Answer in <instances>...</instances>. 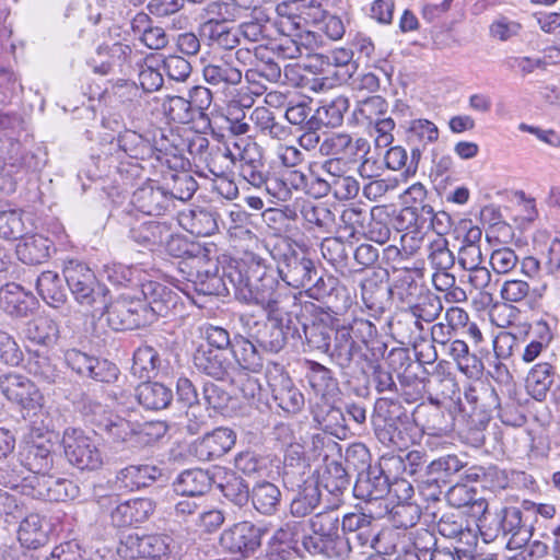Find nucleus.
<instances>
[{
  "label": "nucleus",
  "mask_w": 560,
  "mask_h": 560,
  "mask_svg": "<svg viewBox=\"0 0 560 560\" xmlns=\"http://www.w3.org/2000/svg\"><path fill=\"white\" fill-rule=\"evenodd\" d=\"M270 255L277 261L279 276L292 288L307 287L317 275L313 260L303 252L295 249L288 238L277 240Z\"/></svg>",
  "instance_id": "obj_5"
},
{
  "label": "nucleus",
  "mask_w": 560,
  "mask_h": 560,
  "mask_svg": "<svg viewBox=\"0 0 560 560\" xmlns=\"http://www.w3.org/2000/svg\"><path fill=\"white\" fill-rule=\"evenodd\" d=\"M26 295L23 288L15 283H10L0 289V303L4 305L5 310L16 316H24L27 313L28 306L22 296Z\"/></svg>",
  "instance_id": "obj_63"
},
{
  "label": "nucleus",
  "mask_w": 560,
  "mask_h": 560,
  "mask_svg": "<svg viewBox=\"0 0 560 560\" xmlns=\"http://www.w3.org/2000/svg\"><path fill=\"white\" fill-rule=\"evenodd\" d=\"M306 293L310 298L326 303L329 308L335 310L334 312L346 310L351 303L346 287L340 283L338 278L331 275L319 276L307 288Z\"/></svg>",
  "instance_id": "obj_21"
},
{
  "label": "nucleus",
  "mask_w": 560,
  "mask_h": 560,
  "mask_svg": "<svg viewBox=\"0 0 560 560\" xmlns=\"http://www.w3.org/2000/svg\"><path fill=\"white\" fill-rule=\"evenodd\" d=\"M236 161L240 162L238 167L256 165L265 162L264 150L255 141L249 139H240L233 142Z\"/></svg>",
  "instance_id": "obj_62"
},
{
  "label": "nucleus",
  "mask_w": 560,
  "mask_h": 560,
  "mask_svg": "<svg viewBox=\"0 0 560 560\" xmlns=\"http://www.w3.org/2000/svg\"><path fill=\"white\" fill-rule=\"evenodd\" d=\"M360 510L346 514L341 521V539L348 542V558L358 547L369 546L377 549L380 533L374 521L387 515L388 506L373 509L371 505H364Z\"/></svg>",
  "instance_id": "obj_6"
},
{
  "label": "nucleus",
  "mask_w": 560,
  "mask_h": 560,
  "mask_svg": "<svg viewBox=\"0 0 560 560\" xmlns=\"http://www.w3.org/2000/svg\"><path fill=\"white\" fill-rule=\"evenodd\" d=\"M374 433L376 439L385 446L400 450L408 446V440L392 418L380 419V416H377L374 420Z\"/></svg>",
  "instance_id": "obj_53"
},
{
  "label": "nucleus",
  "mask_w": 560,
  "mask_h": 560,
  "mask_svg": "<svg viewBox=\"0 0 560 560\" xmlns=\"http://www.w3.org/2000/svg\"><path fill=\"white\" fill-rule=\"evenodd\" d=\"M249 119L260 133L272 139L281 141L290 136V129L278 122L273 113L266 106L254 108Z\"/></svg>",
  "instance_id": "obj_42"
},
{
  "label": "nucleus",
  "mask_w": 560,
  "mask_h": 560,
  "mask_svg": "<svg viewBox=\"0 0 560 560\" xmlns=\"http://www.w3.org/2000/svg\"><path fill=\"white\" fill-rule=\"evenodd\" d=\"M429 560H477V549L465 546L439 545L430 551Z\"/></svg>",
  "instance_id": "obj_64"
},
{
  "label": "nucleus",
  "mask_w": 560,
  "mask_h": 560,
  "mask_svg": "<svg viewBox=\"0 0 560 560\" xmlns=\"http://www.w3.org/2000/svg\"><path fill=\"white\" fill-rule=\"evenodd\" d=\"M117 145L128 156L144 160L151 156V141L133 130H125L117 137Z\"/></svg>",
  "instance_id": "obj_46"
},
{
  "label": "nucleus",
  "mask_w": 560,
  "mask_h": 560,
  "mask_svg": "<svg viewBox=\"0 0 560 560\" xmlns=\"http://www.w3.org/2000/svg\"><path fill=\"white\" fill-rule=\"evenodd\" d=\"M411 313L421 324L431 323L439 317L443 306L439 296L432 293L419 294L418 300L415 304L408 306Z\"/></svg>",
  "instance_id": "obj_57"
},
{
  "label": "nucleus",
  "mask_w": 560,
  "mask_h": 560,
  "mask_svg": "<svg viewBox=\"0 0 560 560\" xmlns=\"http://www.w3.org/2000/svg\"><path fill=\"white\" fill-rule=\"evenodd\" d=\"M152 61L153 57H140L136 60L139 83L144 92L158 91L164 82L161 72L153 67Z\"/></svg>",
  "instance_id": "obj_60"
},
{
  "label": "nucleus",
  "mask_w": 560,
  "mask_h": 560,
  "mask_svg": "<svg viewBox=\"0 0 560 560\" xmlns=\"http://www.w3.org/2000/svg\"><path fill=\"white\" fill-rule=\"evenodd\" d=\"M320 503V490L317 482L305 481L303 488L293 498L290 513L293 517L311 515Z\"/></svg>",
  "instance_id": "obj_43"
},
{
  "label": "nucleus",
  "mask_w": 560,
  "mask_h": 560,
  "mask_svg": "<svg viewBox=\"0 0 560 560\" xmlns=\"http://www.w3.org/2000/svg\"><path fill=\"white\" fill-rule=\"evenodd\" d=\"M63 278L75 301L93 308V316L104 315L108 303V289L98 282L94 272L83 262L69 261L63 269Z\"/></svg>",
  "instance_id": "obj_4"
},
{
  "label": "nucleus",
  "mask_w": 560,
  "mask_h": 560,
  "mask_svg": "<svg viewBox=\"0 0 560 560\" xmlns=\"http://www.w3.org/2000/svg\"><path fill=\"white\" fill-rule=\"evenodd\" d=\"M556 368L549 362L535 364L528 372L525 385L528 394L537 401L546 399L556 381Z\"/></svg>",
  "instance_id": "obj_30"
},
{
  "label": "nucleus",
  "mask_w": 560,
  "mask_h": 560,
  "mask_svg": "<svg viewBox=\"0 0 560 560\" xmlns=\"http://www.w3.org/2000/svg\"><path fill=\"white\" fill-rule=\"evenodd\" d=\"M370 143L365 138L353 137L346 131L330 132L324 137L319 145L323 156L339 158L359 162L360 153L368 154Z\"/></svg>",
  "instance_id": "obj_15"
},
{
  "label": "nucleus",
  "mask_w": 560,
  "mask_h": 560,
  "mask_svg": "<svg viewBox=\"0 0 560 560\" xmlns=\"http://www.w3.org/2000/svg\"><path fill=\"white\" fill-rule=\"evenodd\" d=\"M320 482L329 493L339 495L349 487L350 478L341 463L331 460L326 464Z\"/></svg>",
  "instance_id": "obj_54"
},
{
  "label": "nucleus",
  "mask_w": 560,
  "mask_h": 560,
  "mask_svg": "<svg viewBox=\"0 0 560 560\" xmlns=\"http://www.w3.org/2000/svg\"><path fill=\"white\" fill-rule=\"evenodd\" d=\"M236 442L235 432L225 427H219L194 441V455L203 462L213 460L225 455Z\"/></svg>",
  "instance_id": "obj_19"
},
{
  "label": "nucleus",
  "mask_w": 560,
  "mask_h": 560,
  "mask_svg": "<svg viewBox=\"0 0 560 560\" xmlns=\"http://www.w3.org/2000/svg\"><path fill=\"white\" fill-rule=\"evenodd\" d=\"M459 405L465 412L474 413L476 411L486 412L492 408H499V397L493 388L481 387L478 389L469 385L464 390V397L459 399Z\"/></svg>",
  "instance_id": "obj_37"
},
{
  "label": "nucleus",
  "mask_w": 560,
  "mask_h": 560,
  "mask_svg": "<svg viewBox=\"0 0 560 560\" xmlns=\"http://www.w3.org/2000/svg\"><path fill=\"white\" fill-rule=\"evenodd\" d=\"M37 293L47 305L58 308L66 302L63 279L56 270H42L37 277Z\"/></svg>",
  "instance_id": "obj_36"
},
{
  "label": "nucleus",
  "mask_w": 560,
  "mask_h": 560,
  "mask_svg": "<svg viewBox=\"0 0 560 560\" xmlns=\"http://www.w3.org/2000/svg\"><path fill=\"white\" fill-rule=\"evenodd\" d=\"M100 57H107L94 66V72L102 75L109 73L127 74L136 65L140 56L133 51L131 46L124 43H114L113 45H101L96 50Z\"/></svg>",
  "instance_id": "obj_18"
},
{
  "label": "nucleus",
  "mask_w": 560,
  "mask_h": 560,
  "mask_svg": "<svg viewBox=\"0 0 560 560\" xmlns=\"http://www.w3.org/2000/svg\"><path fill=\"white\" fill-rule=\"evenodd\" d=\"M171 228L172 223L167 221L136 222L130 228L129 237L150 250H162L163 243L171 236Z\"/></svg>",
  "instance_id": "obj_27"
},
{
  "label": "nucleus",
  "mask_w": 560,
  "mask_h": 560,
  "mask_svg": "<svg viewBox=\"0 0 560 560\" xmlns=\"http://www.w3.org/2000/svg\"><path fill=\"white\" fill-rule=\"evenodd\" d=\"M162 110L168 120L177 124L186 125L198 119L188 98L179 95L165 96L162 101Z\"/></svg>",
  "instance_id": "obj_49"
},
{
  "label": "nucleus",
  "mask_w": 560,
  "mask_h": 560,
  "mask_svg": "<svg viewBox=\"0 0 560 560\" xmlns=\"http://www.w3.org/2000/svg\"><path fill=\"white\" fill-rule=\"evenodd\" d=\"M376 326L369 319L354 317L335 326V336L330 361L337 365L343 375L355 376L364 373L363 361L366 354L362 346L369 345L373 337H377Z\"/></svg>",
  "instance_id": "obj_2"
},
{
  "label": "nucleus",
  "mask_w": 560,
  "mask_h": 560,
  "mask_svg": "<svg viewBox=\"0 0 560 560\" xmlns=\"http://www.w3.org/2000/svg\"><path fill=\"white\" fill-rule=\"evenodd\" d=\"M249 497L257 512L272 515L280 504L281 491L272 482L260 481L253 487Z\"/></svg>",
  "instance_id": "obj_39"
},
{
  "label": "nucleus",
  "mask_w": 560,
  "mask_h": 560,
  "mask_svg": "<svg viewBox=\"0 0 560 560\" xmlns=\"http://www.w3.org/2000/svg\"><path fill=\"white\" fill-rule=\"evenodd\" d=\"M162 477V469L154 465H129L119 469L109 485L114 491L132 492L147 488Z\"/></svg>",
  "instance_id": "obj_17"
},
{
  "label": "nucleus",
  "mask_w": 560,
  "mask_h": 560,
  "mask_svg": "<svg viewBox=\"0 0 560 560\" xmlns=\"http://www.w3.org/2000/svg\"><path fill=\"white\" fill-rule=\"evenodd\" d=\"M390 328L400 343H411L421 338L423 324L417 319L409 308L400 311L390 323Z\"/></svg>",
  "instance_id": "obj_41"
},
{
  "label": "nucleus",
  "mask_w": 560,
  "mask_h": 560,
  "mask_svg": "<svg viewBox=\"0 0 560 560\" xmlns=\"http://www.w3.org/2000/svg\"><path fill=\"white\" fill-rule=\"evenodd\" d=\"M266 378L272 397L278 406L287 412L296 413L304 406V396L293 384L291 377L279 363L267 368Z\"/></svg>",
  "instance_id": "obj_13"
},
{
  "label": "nucleus",
  "mask_w": 560,
  "mask_h": 560,
  "mask_svg": "<svg viewBox=\"0 0 560 560\" xmlns=\"http://www.w3.org/2000/svg\"><path fill=\"white\" fill-rule=\"evenodd\" d=\"M160 363V355L153 347L141 346L133 353L131 373L140 380L150 378Z\"/></svg>",
  "instance_id": "obj_47"
},
{
  "label": "nucleus",
  "mask_w": 560,
  "mask_h": 560,
  "mask_svg": "<svg viewBox=\"0 0 560 560\" xmlns=\"http://www.w3.org/2000/svg\"><path fill=\"white\" fill-rule=\"evenodd\" d=\"M416 417L423 431L432 435H441L452 428L448 415L438 401L431 400L429 405L419 407Z\"/></svg>",
  "instance_id": "obj_34"
},
{
  "label": "nucleus",
  "mask_w": 560,
  "mask_h": 560,
  "mask_svg": "<svg viewBox=\"0 0 560 560\" xmlns=\"http://www.w3.org/2000/svg\"><path fill=\"white\" fill-rule=\"evenodd\" d=\"M40 419V425H37V458L40 452L54 457V451L60 446V436L57 428L60 427V412L54 406L40 405L37 410V420Z\"/></svg>",
  "instance_id": "obj_22"
},
{
  "label": "nucleus",
  "mask_w": 560,
  "mask_h": 560,
  "mask_svg": "<svg viewBox=\"0 0 560 560\" xmlns=\"http://www.w3.org/2000/svg\"><path fill=\"white\" fill-rule=\"evenodd\" d=\"M236 163V154L230 147H212L211 151L202 158L199 164L215 177L224 175L226 171Z\"/></svg>",
  "instance_id": "obj_52"
},
{
  "label": "nucleus",
  "mask_w": 560,
  "mask_h": 560,
  "mask_svg": "<svg viewBox=\"0 0 560 560\" xmlns=\"http://www.w3.org/2000/svg\"><path fill=\"white\" fill-rule=\"evenodd\" d=\"M155 509L149 498H136L116 504L110 511V522L116 527H127L145 522Z\"/></svg>",
  "instance_id": "obj_25"
},
{
  "label": "nucleus",
  "mask_w": 560,
  "mask_h": 560,
  "mask_svg": "<svg viewBox=\"0 0 560 560\" xmlns=\"http://www.w3.org/2000/svg\"><path fill=\"white\" fill-rule=\"evenodd\" d=\"M202 75L207 83L226 88L238 85L243 79V71L237 65H234L230 54L206 63L202 68Z\"/></svg>",
  "instance_id": "obj_26"
},
{
  "label": "nucleus",
  "mask_w": 560,
  "mask_h": 560,
  "mask_svg": "<svg viewBox=\"0 0 560 560\" xmlns=\"http://www.w3.org/2000/svg\"><path fill=\"white\" fill-rule=\"evenodd\" d=\"M161 136V142H156V149L160 152L182 155L184 151H188L197 164H199L202 161V158H205L212 149L208 138L199 132L190 131L186 138H182L173 131H170L167 136L164 133Z\"/></svg>",
  "instance_id": "obj_16"
},
{
  "label": "nucleus",
  "mask_w": 560,
  "mask_h": 560,
  "mask_svg": "<svg viewBox=\"0 0 560 560\" xmlns=\"http://www.w3.org/2000/svg\"><path fill=\"white\" fill-rule=\"evenodd\" d=\"M231 351L235 363L242 370L257 373L262 369V358L250 340L242 336L235 337Z\"/></svg>",
  "instance_id": "obj_40"
},
{
  "label": "nucleus",
  "mask_w": 560,
  "mask_h": 560,
  "mask_svg": "<svg viewBox=\"0 0 560 560\" xmlns=\"http://www.w3.org/2000/svg\"><path fill=\"white\" fill-rule=\"evenodd\" d=\"M262 530L250 522L244 521L233 524L222 532L219 544L232 555L247 557L261 544Z\"/></svg>",
  "instance_id": "obj_14"
},
{
  "label": "nucleus",
  "mask_w": 560,
  "mask_h": 560,
  "mask_svg": "<svg viewBox=\"0 0 560 560\" xmlns=\"http://www.w3.org/2000/svg\"><path fill=\"white\" fill-rule=\"evenodd\" d=\"M199 33L210 46L232 50L240 45L238 31L236 27L229 26L228 22L206 20L200 25Z\"/></svg>",
  "instance_id": "obj_29"
},
{
  "label": "nucleus",
  "mask_w": 560,
  "mask_h": 560,
  "mask_svg": "<svg viewBox=\"0 0 560 560\" xmlns=\"http://www.w3.org/2000/svg\"><path fill=\"white\" fill-rule=\"evenodd\" d=\"M248 83H258L261 81L276 83L281 78V67L266 54L261 55L254 68H248L244 74Z\"/></svg>",
  "instance_id": "obj_51"
},
{
  "label": "nucleus",
  "mask_w": 560,
  "mask_h": 560,
  "mask_svg": "<svg viewBox=\"0 0 560 560\" xmlns=\"http://www.w3.org/2000/svg\"><path fill=\"white\" fill-rule=\"evenodd\" d=\"M322 196L332 194L338 200H349L358 196L360 191L359 182L348 173L334 182L320 183L318 190Z\"/></svg>",
  "instance_id": "obj_55"
},
{
  "label": "nucleus",
  "mask_w": 560,
  "mask_h": 560,
  "mask_svg": "<svg viewBox=\"0 0 560 560\" xmlns=\"http://www.w3.org/2000/svg\"><path fill=\"white\" fill-rule=\"evenodd\" d=\"M145 303V314L149 325L158 317H166L178 303V295L170 288L158 282H148L142 285Z\"/></svg>",
  "instance_id": "obj_20"
},
{
  "label": "nucleus",
  "mask_w": 560,
  "mask_h": 560,
  "mask_svg": "<svg viewBox=\"0 0 560 560\" xmlns=\"http://www.w3.org/2000/svg\"><path fill=\"white\" fill-rule=\"evenodd\" d=\"M310 535L302 537V545L314 556L328 559H348V542L341 539L339 517L332 510L318 512L307 521Z\"/></svg>",
  "instance_id": "obj_3"
},
{
  "label": "nucleus",
  "mask_w": 560,
  "mask_h": 560,
  "mask_svg": "<svg viewBox=\"0 0 560 560\" xmlns=\"http://www.w3.org/2000/svg\"><path fill=\"white\" fill-rule=\"evenodd\" d=\"M212 477L201 468L187 469L180 472L173 486L175 492L183 497H200L211 489Z\"/></svg>",
  "instance_id": "obj_31"
},
{
  "label": "nucleus",
  "mask_w": 560,
  "mask_h": 560,
  "mask_svg": "<svg viewBox=\"0 0 560 560\" xmlns=\"http://www.w3.org/2000/svg\"><path fill=\"white\" fill-rule=\"evenodd\" d=\"M436 529L443 537L454 540L456 545L477 549V530L459 513L443 514L436 523Z\"/></svg>",
  "instance_id": "obj_24"
},
{
  "label": "nucleus",
  "mask_w": 560,
  "mask_h": 560,
  "mask_svg": "<svg viewBox=\"0 0 560 560\" xmlns=\"http://www.w3.org/2000/svg\"><path fill=\"white\" fill-rule=\"evenodd\" d=\"M107 323L114 330H131L149 325L145 314V303L141 300L120 298L104 310Z\"/></svg>",
  "instance_id": "obj_12"
},
{
  "label": "nucleus",
  "mask_w": 560,
  "mask_h": 560,
  "mask_svg": "<svg viewBox=\"0 0 560 560\" xmlns=\"http://www.w3.org/2000/svg\"><path fill=\"white\" fill-rule=\"evenodd\" d=\"M301 214L307 224V229L328 230L334 223L332 212L324 205L306 203L302 207Z\"/></svg>",
  "instance_id": "obj_59"
},
{
  "label": "nucleus",
  "mask_w": 560,
  "mask_h": 560,
  "mask_svg": "<svg viewBox=\"0 0 560 560\" xmlns=\"http://www.w3.org/2000/svg\"><path fill=\"white\" fill-rule=\"evenodd\" d=\"M522 511L516 506H506L495 513L493 518L494 527L489 526L482 532L485 537L495 539L500 535L502 537L510 536L506 547L510 550H517L529 541L532 532L524 524Z\"/></svg>",
  "instance_id": "obj_8"
},
{
  "label": "nucleus",
  "mask_w": 560,
  "mask_h": 560,
  "mask_svg": "<svg viewBox=\"0 0 560 560\" xmlns=\"http://www.w3.org/2000/svg\"><path fill=\"white\" fill-rule=\"evenodd\" d=\"M62 445L69 463L81 470H95L103 458L94 441L82 430L69 428L62 436Z\"/></svg>",
  "instance_id": "obj_9"
},
{
  "label": "nucleus",
  "mask_w": 560,
  "mask_h": 560,
  "mask_svg": "<svg viewBox=\"0 0 560 560\" xmlns=\"http://www.w3.org/2000/svg\"><path fill=\"white\" fill-rule=\"evenodd\" d=\"M197 370L215 380H224L233 369V363L222 352L212 348L199 347L194 354Z\"/></svg>",
  "instance_id": "obj_28"
},
{
  "label": "nucleus",
  "mask_w": 560,
  "mask_h": 560,
  "mask_svg": "<svg viewBox=\"0 0 560 560\" xmlns=\"http://www.w3.org/2000/svg\"><path fill=\"white\" fill-rule=\"evenodd\" d=\"M306 366V380L314 390L315 394L320 395V400H325L326 395L337 387V383L332 377V372L325 365L307 360Z\"/></svg>",
  "instance_id": "obj_45"
},
{
  "label": "nucleus",
  "mask_w": 560,
  "mask_h": 560,
  "mask_svg": "<svg viewBox=\"0 0 560 560\" xmlns=\"http://www.w3.org/2000/svg\"><path fill=\"white\" fill-rule=\"evenodd\" d=\"M428 259L436 271L450 270L455 264V255L448 248V242L443 236H436L429 244Z\"/></svg>",
  "instance_id": "obj_56"
},
{
  "label": "nucleus",
  "mask_w": 560,
  "mask_h": 560,
  "mask_svg": "<svg viewBox=\"0 0 560 560\" xmlns=\"http://www.w3.org/2000/svg\"><path fill=\"white\" fill-rule=\"evenodd\" d=\"M387 108L388 104L385 98L380 95H373L359 101L352 115L357 124L372 125L374 120L387 113Z\"/></svg>",
  "instance_id": "obj_50"
},
{
  "label": "nucleus",
  "mask_w": 560,
  "mask_h": 560,
  "mask_svg": "<svg viewBox=\"0 0 560 560\" xmlns=\"http://www.w3.org/2000/svg\"><path fill=\"white\" fill-rule=\"evenodd\" d=\"M301 329L304 334L305 342L311 349L323 351L330 357L332 328L323 320H312L310 324L300 322Z\"/></svg>",
  "instance_id": "obj_44"
},
{
  "label": "nucleus",
  "mask_w": 560,
  "mask_h": 560,
  "mask_svg": "<svg viewBox=\"0 0 560 560\" xmlns=\"http://www.w3.org/2000/svg\"><path fill=\"white\" fill-rule=\"evenodd\" d=\"M198 188L196 179L188 173L182 172L172 175V186L166 188L171 202L175 199L186 201L190 199Z\"/></svg>",
  "instance_id": "obj_61"
},
{
  "label": "nucleus",
  "mask_w": 560,
  "mask_h": 560,
  "mask_svg": "<svg viewBox=\"0 0 560 560\" xmlns=\"http://www.w3.org/2000/svg\"><path fill=\"white\" fill-rule=\"evenodd\" d=\"M61 458L58 451H54V457L39 453L37 458V499L59 502L67 500L71 481L61 476L59 463Z\"/></svg>",
  "instance_id": "obj_7"
},
{
  "label": "nucleus",
  "mask_w": 560,
  "mask_h": 560,
  "mask_svg": "<svg viewBox=\"0 0 560 560\" xmlns=\"http://www.w3.org/2000/svg\"><path fill=\"white\" fill-rule=\"evenodd\" d=\"M390 522L396 528H410L413 527L421 515L418 504L411 502H399L392 509L388 508Z\"/></svg>",
  "instance_id": "obj_58"
},
{
  "label": "nucleus",
  "mask_w": 560,
  "mask_h": 560,
  "mask_svg": "<svg viewBox=\"0 0 560 560\" xmlns=\"http://www.w3.org/2000/svg\"><path fill=\"white\" fill-rule=\"evenodd\" d=\"M33 384L19 374H7L0 377L2 394L12 401L20 404L24 409L33 407Z\"/></svg>",
  "instance_id": "obj_32"
},
{
  "label": "nucleus",
  "mask_w": 560,
  "mask_h": 560,
  "mask_svg": "<svg viewBox=\"0 0 560 560\" xmlns=\"http://www.w3.org/2000/svg\"><path fill=\"white\" fill-rule=\"evenodd\" d=\"M446 353L455 361L458 370L466 376L479 377L483 371V363L475 353H470L464 340H452L445 348Z\"/></svg>",
  "instance_id": "obj_35"
},
{
  "label": "nucleus",
  "mask_w": 560,
  "mask_h": 560,
  "mask_svg": "<svg viewBox=\"0 0 560 560\" xmlns=\"http://www.w3.org/2000/svg\"><path fill=\"white\" fill-rule=\"evenodd\" d=\"M390 490L388 477L384 474L381 465H369L365 470L358 474L353 487V495L371 505L373 509L388 506L385 497Z\"/></svg>",
  "instance_id": "obj_11"
},
{
  "label": "nucleus",
  "mask_w": 560,
  "mask_h": 560,
  "mask_svg": "<svg viewBox=\"0 0 560 560\" xmlns=\"http://www.w3.org/2000/svg\"><path fill=\"white\" fill-rule=\"evenodd\" d=\"M313 415L315 421L330 433H337L338 430L346 428L345 413L340 408L329 404L327 399L315 405Z\"/></svg>",
  "instance_id": "obj_48"
},
{
  "label": "nucleus",
  "mask_w": 560,
  "mask_h": 560,
  "mask_svg": "<svg viewBox=\"0 0 560 560\" xmlns=\"http://www.w3.org/2000/svg\"><path fill=\"white\" fill-rule=\"evenodd\" d=\"M349 98L343 95L323 100L312 119L325 127H340L343 122L345 114L349 110Z\"/></svg>",
  "instance_id": "obj_38"
},
{
  "label": "nucleus",
  "mask_w": 560,
  "mask_h": 560,
  "mask_svg": "<svg viewBox=\"0 0 560 560\" xmlns=\"http://www.w3.org/2000/svg\"><path fill=\"white\" fill-rule=\"evenodd\" d=\"M139 404L149 410H162L173 400V392L159 382H143L136 389Z\"/></svg>",
  "instance_id": "obj_33"
},
{
  "label": "nucleus",
  "mask_w": 560,
  "mask_h": 560,
  "mask_svg": "<svg viewBox=\"0 0 560 560\" xmlns=\"http://www.w3.org/2000/svg\"><path fill=\"white\" fill-rule=\"evenodd\" d=\"M226 278L237 300L258 305L267 313V322L254 336L259 347L278 353L290 340L302 339L300 318L288 311L290 298L282 296L273 289L275 280L267 276L264 265H240L231 269Z\"/></svg>",
  "instance_id": "obj_1"
},
{
  "label": "nucleus",
  "mask_w": 560,
  "mask_h": 560,
  "mask_svg": "<svg viewBox=\"0 0 560 560\" xmlns=\"http://www.w3.org/2000/svg\"><path fill=\"white\" fill-rule=\"evenodd\" d=\"M173 539L167 535L130 534L118 548V552L131 560H167Z\"/></svg>",
  "instance_id": "obj_10"
},
{
  "label": "nucleus",
  "mask_w": 560,
  "mask_h": 560,
  "mask_svg": "<svg viewBox=\"0 0 560 560\" xmlns=\"http://www.w3.org/2000/svg\"><path fill=\"white\" fill-rule=\"evenodd\" d=\"M131 201L137 210L148 215L164 214L173 206L166 192V187L154 180H148L138 187L133 191Z\"/></svg>",
  "instance_id": "obj_23"
}]
</instances>
